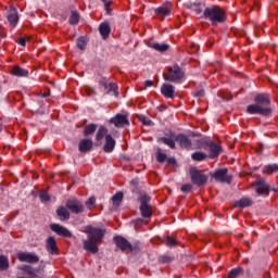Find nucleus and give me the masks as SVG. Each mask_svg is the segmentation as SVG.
<instances>
[{
  "mask_svg": "<svg viewBox=\"0 0 278 278\" xmlns=\"http://www.w3.org/2000/svg\"><path fill=\"white\" fill-rule=\"evenodd\" d=\"M175 138H177V135L173 134L170 135V137H162L160 139V142H163V144H166L167 147H169V149H175L176 148L175 142H177Z\"/></svg>",
  "mask_w": 278,
  "mask_h": 278,
  "instance_id": "nucleus-25",
  "label": "nucleus"
},
{
  "mask_svg": "<svg viewBox=\"0 0 278 278\" xmlns=\"http://www.w3.org/2000/svg\"><path fill=\"white\" fill-rule=\"evenodd\" d=\"M177 144H179L180 149H187V151H190L192 149V140H190V137L184 134L176 135L174 137Z\"/></svg>",
  "mask_w": 278,
  "mask_h": 278,
  "instance_id": "nucleus-10",
  "label": "nucleus"
},
{
  "mask_svg": "<svg viewBox=\"0 0 278 278\" xmlns=\"http://www.w3.org/2000/svg\"><path fill=\"white\" fill-rule=\"evenodd\" d=\"M143 125L150 126V125H153V122L151 119H144Z\"/></svg>",
  "mask_w": 278,
  "mask_h": 278,
  "instance_id": "nucleus-51",
  "label": "nucleus"
},
{
  "mask_svg": "<svg viewBox=\"0 0 278 278\" xmlns=\"http://www.w3.org/2000/svg\"><path fill=\"white\" fill-rule=\"evenodd\" d=\"M166 162H167V164H170L172 166L177 163V161H175V157H168V159H166Z\"/></svg>",
  "mask_w": 278,
  "mask_h": 278,
  "instance_id": "nucleus-47",
  "label": "nucleus"
},
{
  "mask_svg": "<svg viewBox=\"0 0 278 278\" xmlns=\"http://www.w3.org/2000/svg\"><path fill=\"white\" fill-rule=\"evenodd\" d=\"M39 199L43 203H47V201H50L51 198L49 197V193L47 191H41L39 194Z\"/></svg>",
  "mask_w": 278,
  "mask_h": 278,
  "instance_id": "nucleus-42",
  "label": "nucleus"
},
{
  "mask_svg": "<svg viewBox=\"0 0 278 278\" xmlns=\"http://www.w3.org/2000/svg\"><path fill=\"white\" fill-rule=\"evenodd\" d=\"M108 94H114L115 97H118V86L114 83H110L108 87Z\"/></svg>",
  "mask_w": 278,
  "mask_h": 278,
  "instance_id": "nucleus-33",
  "label": "nucleus"
},
{
  "mask_svg": "<svg viewBox=\"0 0 278 278\" xmlns=\"http://www.w3.org/2000/svg\"><path fill=\"white\" fill-rule=\"evenodd\" d=\"M87 94H88V97H91V94H94V90H92V89H87Z\"/></svg>",
  "mask_w": 278,
  "mask_h": 278,
  "instance_id": "nucleus-52",
  "label": "nucleus"
},
{
  "mask_svg": "<svg viewBox=\"0 0 278 278\" xmlns=\"http://www.w3.org/2000/svg\"><path fill=\"white\" fill-rule=\"evenodd\" d=\"M244 264H249V258H245V260H244Z\"/></svg>",
  "mask_w": 278,
  "mask_h": 278,
  "instance_id": "nucleus-56",
  "label": "nucleus"
},
{
  "mask_svg": "<svg viewBox=\"0 0 278 278\" xmlns=\"http://www.w3.org/2000/svg\"><path fill=\"white\" fill-rule=\"evenodd\" d=\"M92 139H81L78 144V151L80 153H88V151L92 150Z\"/></svg>",
  "mask_w": 278,
  "mask_h": 278,
  "instance_id": "nucleus-19",
  "label": "nucleus"
},
{
  "mask_svg": "<svg viewBox=\"0 0 278 278\" xmlns=\"http://www.w3.org/2000/svg\"><path fill=\"white\" fill-rule=\"evenodd\" d=\"M189 174L194 186L201 188V186H205V184H207V175L203 174V172L192 168Z\"/></svg>",
  "mask_w": 278,
  "mask_h": 278,
  "instance_id": "nucleus-7",
  "label": "nucleus"
},
{
  "mask_svg": "<svg viewBox=\"0 0 278 278\" xmlns=\"http://www.w3.org/2000/svg\"><path fill=\"white\" fill-rule=\"evenodd\" d=\"M257 194H268L269 187L264 180L254 182Z\"/></svg>",
  "mask_w": 278,
  "mask_h": 278,
  "instance_id": "nucleus-22",
  "label": "nucleus"
},
{
  "mask_svg": "<svg viewBox=\"0 0 278 278\" xmlns=\"http://www.w3.org/2000/svg\"><path fill=\"white\" fill-rule=\"evenodd\" d=\"M99 31L104 40L106 38H110V31H112V28L110 27V23L108 22L101 23L99 26Z\"/></svg>",
  "mask_w": 278,
  "mask_h": 278,
  "instance_id": "nucleus-23",
  "label": "nucleus"
},
{
  "mask_svg": "<svg viewBox=\"0 0 278 278\" xmlns=\"http://www.w3.org/2000/svg\"><path fill=\"white\" fill-rule=\"evenodd\" d=\"M114 147H116V140H114L112 135H106L105 143L103 146L104 153H112V151H114Z\"/></svg>",
  "mask_w": 278,
  "mask_h": 278,
  "instance_id": "nucleus-18",
  "label": "nucleus"
},
{
  "mask_svg": "<svg viewBox=\"0 0 278 278\" xmlns=\"http://www.w3.org/2000/svg\"><path fill=\"white\" fill-rule=\"evenodd\" d=\"M163 77L165 81H170L172 84H181V81L186 79V72H184L181 66L174 64L165 68Z\"/></svg>",
  "mask_w": 278,
  "mask_h": 278,
  "instance_id": "nucleus-4",
  "label": "nucleus"
},
{
  "mask_svg": "<svg viewBox=\"0 0 278 278\" xmlns=\"http://www.w3.org/2000/svg\"><path fill=\"white\" fill-rule=\"evenodd\" d=\"M243 271H244V269H242V267L233 268V269H231V270L228 273V277H227V278H237V277H239L240 275H242Z\"/></svg>",
  "mask_w": 278,
  "mask_h": 278,
  "instance_id": "nucleus-32",
  "label": "nucleus"
},
{
  "mask_svg": "<svg viewBox=\"0 0 278 278\" xmlns=\"http://www.w3.org/2000/svg\"><path fill=\"white\" fill-rule=\"evenodd\" d=\"M166 110V105H161V106H159V111L160 112H164Z\"/></svg>",
  "mask_w": 278,
  "mask_h": 278,
  "instance_id": "nucleus-53",
  "label": "nucleus"
},
{
  "mask_svg": "<svg viewBox=\"0 0 278 278\" xmlns=\"http://www.w3.org/2000/svg\"><path fill=\"white\" fill-rule=\"evenodd\" d=\"M270 112V96L268 93H257L254 97V104H250L247 108L248 114L268 116Z\"/></svg>",
  "mask_w": 278,
  "mask_h": 278,
  "instance_id": "nucleus-2",
  "label": "nucleus"
},
{
  "mask_svg": "<svg viewBox=\"0 0 278 278\" xmlns=\"http://www.w3.org/2000/svg\"><path fill=\"white\" fill-rule=\"evenodd\" d=\"M77 23H79V13L74 11V12H72V14L70 16V24L71 25H77Z\"/></svg>",
  "mask_w": 278,
  "mask_h": 278,
  "instance_id": "nucleus-37",
  "label": "nucleus"
},
{
  "mask_svg": "<svg viewBox=\"0 0 278 278\" xmlns=\"http://www.w3.org/2000/svg\"><path fill=\"white\" fill-rule=\"evenodd\" d=\"M136 222L139 223V222H142V219H137Z\"/></svg>",
  "mask_w": 278,
  "mask_h": 278,
  "instance_id": "nucleus-57",
  "label": "nucleus"
},
{
  "mask_svg": "<svg viewBox=\"0 0 278 278\" xmlns=\"http://www.w3.org/2000/svg\"><path fill=\"white\" fill-rule=\"evenodd\" d=\"M227 168L217 169L212 177L215 181H220L222 184H231V176L227 175Z\"/></svg>",
  "mask_w": 278,
  "mask_h": 278,
  "instance_id": "nucleus-11",
  "label": "nucleus"
},
{
  "mask_svg": "<svg viewBox=\"0 0 278 278\" xmlns=\"http://www.w3.org/2000/svg\"><path fill=\"white\" fill-rule=\"evenodd\" d=\"M29 40H31V37L25 36V37H21V38L16 39L15 42H17V45H20L21 47H25L27 45V42H29Z\"/></svg>",
  "mask_w": 278,
  "mask_h": 278,
  "instance_id": "nucleus-39",
  "label": "nucleus"
},
{
  "mask_svg": "<svg viewBox=\"0 0 278 278\" xmlns=\"http://www.w3.org/2000/svg\"><path fill=\"white\" fill-rule=\"evenodd\" d=\"M163 262H170L169 257H163Z\"/></svg>",
  "mask_w": 278,
  "mask_h": 278,
  "instance_id": "nucleus-54",
  "label": "nucleus"
},
{
  "mask_svg": "<svg viewBox=\"0 0 278 278\" xmlns=\"http://www.w3.org/2000/svg\"><path fill=\"white\" fill-rule=\"evenodd\" d=\"M263 173L269 174V175L273 174V173H278V165L273 164V165L264 166Z\"/></svg>",
  "mask_w": 278,
  "mask_h": 278,
  "instance_id": "nucleus-35",
  "label": "nucleus"
},
{
  "mask_svg": "<svg viewBox=\"0 0 278 278\" xmlns=\"http://www.w3.org/2000/svg\"><path fill=\"white\" fill-rule=\"evenodd\" d=\"M197 14H201V9H197Z\"/></svg>",
  "mask_w": 278,
  "mask_h": 278,
  "instance_id": "nucleus-55",
  "label": "nucleus"
},
{
  "mask_svg": "<svg viewBox=\"0 0 278 278\" xmlns=\"http://www.w3.org/2000/svg\"><path fill=\"white\" fill-rule=\"evenodd\" d=\"M97 131V124H89L84 128V136H92Z\"/></svg>",
  "mask_w": 278,
  "mask_h": 278,
  "instance_id": "nucleus-30",
  "label": "nucleus"
},
{
  "mask_svg": "<svg viewBox=\"0 0 278 278\" xmlns=\"http://www.w3.org/2000/svg\"><path fill=\"white\" fill-rule=\"evenodd\" d=\"M11 75H14L15 77H27V75H29V71L15 65L11 70Z\"/></svg>",
  "mask_w": 278,
  "mask_h": 278,
  "instance_id": "nucleus-24",
  "label": "nucleus"
},
{
  "mask_svg": "<svg viewBox=\"0 0 278 278\" xmlns=\"http://www.w3.org/2000/svg\"><path fill=\"white\" fill-rule=\"evenodd\" d=\"M104 3V8L106 10V12H110V8L112 7V1L110 0H102Z\"/></svg>",
  "mask_w": 278,
  "mask_h": 278,
  "instance_id": "nucleus-45",
  "label": "nucleus"
},
{
  "mask_svg": "<svg viewBox=\"0 0 278 278\" xmlns=\"http://www.w3.org/2000/svg\"><path fill=\"white\" fill-rule=\"evenodd\" d=\"M205 91L204 90H200L198 92L194 93V97H204Z\"/></svg>",
  "mask_w": 278,
  "mask_h": 278,
  "instance_id": "nucleus-49",
  "label": "nucleus"
},
{
  "mask_svg": "<svg viewBox=\"0 0 278 278\" xmlns=\"http://www.w3.org/2000/svg\"><path fill=\"white\" fill-rule=\"evenodd\" d=\"M56 216H59V219L62 222L68 220L71 218V212H68V207L66 206H59L56 208Z\"/></svg>",
  "mask_w": 278,
  "mask_h": 278,
  "instance_id": "nucleus-20",
  "label": "nucleus"
},
{
  "mask_svg": "<svg viewBox=\"0 0 278 278\" xmlns=\"http://www.w3.org/2000/svg\"><path fill=\"white\" fill-rule=\"evenodd\" d=\"M94 203H97V198L91 197L86 201V205L89 210L92 208V205H94Z\"/></svg>",
  "mask_w": 278,
  "mask_h": 278,
  "instance_id": "nucleus-43",
  "label": "nucleus"
},
{
  "mask_svg": "<svg viewBox=\"0 0 278 278\" xmlns=\"http://www.w3.org/2000/svg\"><path fill=\"white\" fill-rule=\"evenodd\" d=\"M168 45L166 43H153L152 45V48L155 49V51H168Z\"/></svg>",
  "mask_w": 278,
  "mask_h": 278,
  "instance_id": "nucleus-36",
  "label": "nucleus"
},
{
  "mask_svg": "<svg viewBox=\"0 0 278 278\" xmlns=\"http://www.w3.org/2000/svg\"><path fill=\"white\" fill-rule=\"evenodd\" d=\"M172 12H173V3L170 2H165L163 5L154 10V14L156 16H162L163 18L164 16H170Z\"/></svg>",
  "mask_w": 278,
  "mask_h": 278,
  "instance_id": "nucleus-13",
  "label": "nucleus"
},
{
  "mask_svg": "<svg viewBox=\"0 0 278 278\" xmlns=\"http://www.w3.org/2000/svg\"><path fill=\"white\" fill-rule=\"evenodd\" d=\"M161 93L165 99H174L175 94V86L170 84H163L161 88Z\"/></svg>",
  "mask_w": 278,
  "mask_h": 278,
  "instance_id": "nucleus-17",
  "label": "nucleus"
},
{
  "mask_svg": "<svg viewBox=\"0 0 278 278\" xmlns=\"http://www.w3.org/2000/svg\"><path fill=\"white\" fill-rule=\"evenodd\" d=\"M8 21L12 27H16L18 24V12L14 8L10 9Z\"/></svg>",
  "mask_w": 278,
  "mask_h": 278,
  "instance_id": "nucleus-21",
  "label": "nucleus"
},
{
  "mask_svg": "<svg viewBox=\"0 0 278 278\" xmlns=\"http://www.w3.org/2000/svg\"><path fill=\"white\" fill-rule=\"evenodd\" d=\"M204 18L211 21L212 25H220L227 21V12L218 5L208 7L203 12Z\"/></svg>",
  "mask_w": 278,
  "mask_h": 278,
  "instance_id": "nucleus-3",
  "label": "nucleus"
},
{
  "mask_svg": "<svg viewBox=\"0 0 278 278\" xmlns=\"http://www.w3.org/2000/svg\"><path fill=\"white\" fill-rule=\"evenodd\" d=\"M140 201V213L142 218H151L153 216V208L149 205V201H151V197L143 194L139 199Z\"/></svg>",
  "mask_w": 278,
  "mask_h": 278,
  "instance_id": "nucleus-6",
  "label": "nucleus"
},
{
  "mask_svg": "<svg viewBox=\"0 0 278 278\" xmlns=\"http://www.w3.org/2000/svg\"><path fill=\"white\" fill-rule=\"evenodd\" d=\"M112 201H113V205H121V203H123V192H116L113 197H112Z\"/></svg>",
  "mask_w": 278,
  "mask_h": 278,
  "instance_id": "nucleus-34",
  "label": "nucleus"
},
{
  "mask_svg": "<svg viewBox=\"0 0 278 278\" xmlns=\"http://www.w3.org/2000/svg\"><path fill=\"white\" fill-rule=\"evenodd\" d=\"M100 86H102L105 90H108L110 84H108V80L103 78L102 80L99 81Z\"/></svg>",
  "mask_w": 278,
  "mask_h": 278,
  "instance_id": "nucleus-46",
  "label": "nucleus"
},
{
  "mask_svg": "<svg viewBox=\"0 0 278 278\" xmlns=\"http://www.w3.org/2000/svg\"><path fill=\"white\" fill-rule=\"evenodd\" d=\"M165 244H166V247H177L179 244V241H177V239L168 236L165 239Z\"/></svg>",
  "mask_w": 278,
  "mask_h": 278,
  "instance_id": "nucleus-38",
  "label": "nucleus"
},
{
  "mask_svg": "<svg viewBox=\"0 0 278 278\" xmlns=\"http://www.w3.org/2000/svg\"><path fill=\"white\" fill-rule=\"evenodd\" d=\"M110 123L114 125L117 128L126 127V125H129V118H127V115L117 113L114 117L110 119Z\"/></svg>",
  "mask_w": 278,
  "mask_h": 278,
  "instance_id": "nucleus-12",
  "label": "nucleus"
},
{
  "mask_svg": "<svg viewBox=\"0 0 278 278\" xmlns=\"http://www.w3.org/2000/svg\"><path fill=\"white\" fill-rule=\"evenodd\" d=\"M51 231H54L58 236H63V238H72L73 233L66 227L61 226L60 224L50 225Z\"/></svg>",
  "mask_w": 278,
  "mask_h": 278,
  "instance_id": "nucleus-14",
  "label": "nucleus"
},
{
  "mask_svg": "<svg viewBox=\"0 0 278 278\" xmlns=\"http://www.w3.org/2000/svg\"><path fill=\"white\" fill-rule=\"evenodd\" d=\"M17 260L26 262L27 264H38V262H40V257H38V255L29 252H18Z\"/></svg>",
  "mask_w": 278,
  "mask_h": 278,
  "instance_id": "nucleus-9",
  "label": "nucleus"
},
{
  "mask_svg": "<svg viewBox=\"0 0 278 278\" xmlns=\"http://www.w3.org/2000/svg\"><path fill=\"white\" fill-rule=\"evenodd\" d=\"M253 201L250 198H242L235 202V207H251Z\"/></svg>",
  "mask_w": 278,
  "mask_h": 278,
  "instance_id": "nucleus-27",
  "label": "nucleus"
},
{
  "mask_svg": "<svg viewBox=\"0 0 278 278\" xmlns=\"http://www.w3.org/2000/svg\"><path fill=\"white\" fill-rule=\"evenodd\" d=\"M208 147H210V157L212 160H214V157H218V155L220 154V147H218V144L214 142H211Z\"/></svg>",
  "mask_w": 278,
  "mask_h": 278,
  "instance_id": "nucleus-26",
  "label": "nucleus"
},
{
  "mask_svg": "<svg viewBox=\"0 0 278 278\" xmlns=\"http://www.w3.org/2000/svg\"><path fill=\"white\" fill-rule=\"evenodd\" d=\"M65 207L72 212V214H84V203L77 199H70L65 203Z\"/></svg>",
  "mask_w": 278,
  "mask_h": 278,
  "instance_id": "nucleus-8",
  "label": "nucleus"
},
{
  "mask_svg": "<svg viewBox=\"0 0 278 278\" xmlns=\"http://www.w3.org/2000/svg\"><path fill=\"white\" fill-rule=\"evenodd\" d=\"M151 86H153V80H147L146 81V87L151 88Z\"/></svg>",
  "mask_w": 278,
  "mask_h": 278,
  "instance_id": "nucleus-50",
  "label": "nucleus"
},
{
  "mask_svg": "<svg viewBox=\"0 0 278 278\" xmlns=\"http://www.w3.org/2000/svg\"><path fill=\"white\" fill-rule=\"evenodd\" d=\"M207 157V154L203 152H194L191 154V160L194 162H203Z\"/></svg>",
  "mask_w": 278,
  "mask_h": 278,
  "instance_id": "nucleus-31",
  "label": "nucleus"
},
{
  "mask_svg": "<svg viewBox=\"0 0 278 278\" xmlns=\"http://www.w3.org/2000/svg\"><path fill=\"white\" fill-rule=\"evenodd\" d=\"M2 129H3V128L0 126V131H2Z\"/></svg>",
  "mask_w": 278,
  "mask_h": 278,
  "instance_id": "nucleus-58",
  "label": "nucleus"
},
{
  "mask_svg": "<svg viewBox=\"0 0 278 278\" xmlns=\"http://www.w3.org/2000/svg\"><path fill=\"white\" fill-rule=\"evenodd\" d=\"M156 162H159V164H164V162H166V154H164L162 150H157L156 152Z\"/></svg>",
  "mask_w": 278,
  "mask_h": 278,
  "instance_id": "nucleus-40",
  "label": "nucleus"
},
{
  "mask_svg": "<svg viewBox=\"0 0 278 278\" xmlns=\"http://www.w3.org/2000/svg\"><path fill=\"white\" fill-rule=\"evenodd\" d=\"M85 233H87L88 240L83 241V247L85 251H89V253H99V247L97 244H101L103 242V238H105V233L108 230L105 228H97L93 226H87L85 228Z\"/></svg>",
  "mask_w": 278,
  "mask_h": 278,
  "instance_id": "nucleus-1",
  "label": "nucleus"
},
{
  "mask_svg": "<svg viewBox=\"0 0 278 278\" xmlns=\"http://www.w3.org/2000/svg\"><path fill=\"white\" fill-rule=\"evenodd\" d=\"M181 192H191L192 191V185L190 184H185L180 188Z\"/></svg>",
  "mask_w": 278,
  "mask_h": 278,
  "instance_id": "nucleus-44",
  "label": "nucleus"
},
{
  "mask_svg": "<svg viewBox=\"0 0 278 278\" xmlns=\"http://www.w3.org/2000/svg\"><path fill=\"white\" fill-rule=\"evenodd\" d=\"M86 45H87V42H86V38L85 37L78 38L77 47H78V49H80V51H84V49H86Z\"/></svg>",
  "mask_w": 278,
  "mask_h": 278,
  "instance_id": "nucleus-41",
  "label": "nucleus"
},
{
  "mask_svg": "<svg viewBox=\"0 0 278 278\" xmlns=\"http://www.w3.org/2000/svg\"><path fill=\"white\" fill-rule=\"evenodd\" d=\"M46 249L50 255H58L60 249L58 248V241L54 237H48L46 241Z\"/></svg>",
  "mask_w": 278,
  "mask_h": 278,
  "instance_id": "nucleus-16",
  "label": "nucleus"
},
{
  "mask_svg": "<svg viewBox=\"0 0 278 278\" xmlns=\"http://www.w3.org/2000/svg\"><path fill=\"white\" fill-rule=\"evenodd\" d=\"M113 240L117 249H121L123 252L130 251L132 255L140 253V245L138 244L131 245L130 242L127 239H125V237L117 236V237H114Z\"/></svg>",
  "mask_w": 278,
  "mask_h": 278,
  "instance_id": "nucleus-5",
  "label": "nucleus"
},
{
  "mask_svg": "<svg viewBox=\"0 0 278 278\" xmlns=\"http://www.w3.org/2000/svg\"><path fill=\"white\" fill-rule=\"evenodd\" d=\"M51 231H54L58 236H63V238H72L73 233L66 227L61 226L60 224L50 225Z\"/></svg>",
  "mask_w": 278,
  "mask_h": 278,
  "instance_id": "nucleus-15",
  "label": "nucleus"
},
{
  "mask_svg": "<svg viewBox=\"0 0 278 278\" xmlns=\"http://www.w3.org/2000/svg\"><path fill=\"white\" fill-rule=\"evenodd\" d=\"M105 136H109L108 128H105V126H100L96 134L97 142H101V140H103V138H105Z\"/></svg>",
  "mask_w": 278,
  "mask_h": 278,
  "instance_id": "nucleus-28",
  "label": "nucleus"
},
{
  "mask_svg": "<svg viewBox=\"0 0 278 278\" xmlns=\"http://www.w3.org/2000/svg\"><path fill=\"white\" fill-rule=\"evenodd\" d=\"M10 268V260L8 256L0 255V270H8Z\"/></svg>",
  "mask_w": 278,
  "mask_h": 278,
  "instance_id": "nucleus-29",
  "label": "nucleus"
},
{
  "mask_svg": "<svg viewBox=\"0 0 278 278\" xmlns=\"http://www.w3.org/2000/svg\"><path fill=\"white\" fill-rule=\"evenodd\" d=\"M5 36V29L3 28V26H0V42L1 39Z\"/></svg>",
  "mask_w": 278,
  "mask_h": 278,
  "instance_id": "nucleus-48",
  "label": "nucleus"
}]
</instances>
